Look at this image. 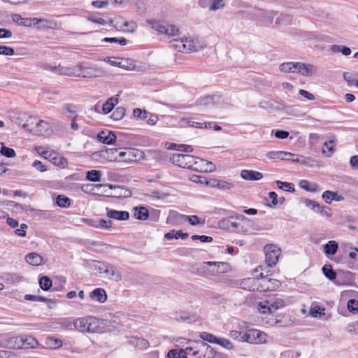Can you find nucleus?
I'll return each mask as SVG.
<instances>
[{"instance_id": "obj_17", "label": "nucleus", "mask_w": 358, "mask_h": 358, "mask_svg": "<svg viewBox=\"0 0 358 358\" xmlns=\"http://www.w3.org/2000/svg\"><path fill=\"white\" fill-rule=\"evenodd\" d=\"M21 349L34 348L38 344V341L32 336L21 335Z\"/></svg>"}, {"instance_id": "obj_33", "label": "nucleus", "mask_w": 358, "mask_h": 358, "mask_svg": "<svg viewBox=\"0 0 358 358\" xmlns=\"http://www.w3.org/2000/svg\"><path fill=\"white\" fill-rule=\"evenodd\" d=\"M134 152H138V150L127 149L126 151H121L118 154V157H115L114 160H117V159H122L124 162L132 160V157L136 156Z\"/></svg>"}, {"instance_id": "obj_10", "label": "nucleus", "mask_w": 358, "mask_h": 358, "mask_svg": "<svg viewBox=\"0 0 358 358\" xmlns=\"http://www.w3.org/2000/svg\"><path fill=\"white\" fill-rule=\"evenodd\" d=\"M116 138L115 134L112 131H102L97 134L98 141L107 145L113 144Z\"/></svg>"}, {"instance_id": "obj_4", "label": "nucleus", "mask_w": 358, "mask_h": 358, "mask_svg": "<svg viewBox=\"0 0 358 358\" xmlns=\"http://www.w3.org/2000/svg\"><path fill=\"white\" fill-rule=\"evenodd\" d=\"M278 14V11L266 10L260 8H254L252 10V18L254 20L263 22L266 24H271L274 17Z\"/></svg>"}, {"instance_id": "obj_20", "label": "nucleus", "mask_w": 358, "mask_h": 358, "mask_svg": "<svg viewBox=\"0 0 358 358\" xmlns=\"http://www.w3.org/2000/svg\"><path fill=\"white\" fill-rule=\"evenodd\" d=\"M103 273H106L110 278H114L116 281H120L122 280L121 273L117 271L116 268L114 266L107 263L103 264Z\"/></svg>"}, {"instance_id": "obj_48", "label": "nucleus", "mask_w": 358, "mask_h": 358, "mask_svg": "<svg viewBox=\"0 0 358 358\" xmlns=\"http://www.w3.org/2000/svg\"><path fill=\"white\" fill-rule=\"evenodd\" d=\"M199 337L201 339H202L204 341H207L210 343H214L216 344L217 341V337L214 336L213 334L207 332V331H203L200 334Z\"/></svg>"}, {"instance_id": "obj_39", "label": "nucleus", "mask_w": 358, "mask_h": 358, "mask_svg": "<svg viewBox=\"0 0 358 358\" xmlns=\"http://www.w3.org/2000/svg\"><path fill=\"white\" fill-rule=\"evenodd\" d=\"M322 272L324 276L330 280H334L336 279V273L333 270L330 264H325L322 268Z\"/></svg>"}, {"instance_id": "obj_8", "label": "nucleus", "mask_w": 358, "mask_h": 358, "mask_svg": "<svg viewBox=\"0 0 358 358\" xmlns=\"http://www.w3.org/2000/svg\"><path fill=\"white\" fill-rule=\"evenodd\" d=\"M296 73L303 76H312L317 72L316 66L311 64L296 62Z\"/></svg>"}, {"instance_id": "obj_29", "label": "nucleus", "mask_w": 358, "mask_h": 358, "mask_svg": "<svg viewBox=\"0 0 358 358\" xmlns=\"http://www.w3.org/2000/svg\"><path fill=\"white\" fill-rule=\"evenodd\" d=\"M12 20L14 23L24 27H29L31 26V20L29 17H22L19 14H13Z\"/></svg>"}, {"instance_id": "obj_45", "label": "nucleus", "mask_w": 358, "mask_h": 358, "mask_svg": "<svg viewBox=\"0 0 358 358\" xmlns=\"http://www.w3.org/2000/svg\"><path fill=\"white\" fill-rule=\"evenodd\" d=\"M38 283L40 287L44 291H48L52 285V280L49 277L45 275L42 276L39 279Z\"/></svg>"}, {"instance_id": "obj_14", "label": "nucleus", "mask_w": 358, "mask_h": 358, "mask_svg": "<svg viewBox=\"0 0 358 358\" xmlns=\"http://www.w3.org/2000/svg\"><path fill=\"white\" fill-rule=\"evenodd\" d=\"M87 328L89 333H101L103 327L101 326L100 320L94 317H88Z\"/></svg>"}, {"instance_id": "obj_35", "label": "nucleus", "mask_w": 358, "mask_h": 358, "mask_svg": "<svg viewBox=\"0 0 358 358\" xmlns=\"http://www.w3.org/2000/svg\"><path fill=\"white\" fill-rule=\"evenodd\" d=\"M198 163L201 166V169H199L200 171L211 172L215 169L214 164L201 158L198 159Z\"/></svg>"}, {"instance_id": "obj_27", "label": "nucleus", "mask_w": 358, "mask_h": 358, "mask_svg": "<svg viewBox=\"0 0 358 358\" xmlns=\"http://www.w3.org/2000/svg\"><path fill=\"white\" fill-rule=\"evenodd\" d=\"M45 343L48 348L53 350L59 349L63 345V341L61 339L53 336L47 337Z\"/></svg>"}, {"instance_id": "obj_11", "label": "nucleus", "mask_w": 358, "mask_h": 358, "mask_svg": "<svg viewBox=\"0 0 358 358\" xmlns=\"http://www.w3.org/2000/svg\"><path fill=\"white\" fill-rule=\"evenodd\" d=\"M261 332L257 329H250L246 332H243V341L249 343L261 342Z\"/></svg>"}, {"instance_id": "obj_55", "label": "nucleus", "mask_w": 358, "mask_h": 358, "mask_svg": "<svg viewBox=\"0 0 358 358\" xmlns=\"http://www.w3.org/2000/svg\"><path fill=\"white\" fill-rule=\"evenodd\" d=\"M336 196H337V192L329 191V190L323 192L322 196L324 201L327 203H329V204H330L332 202V201L334 199H336Z\"/></svg>"}, {"instance_id": "obj_28", "label": "nucleus", "mask_w": 358, "mask_h": 358, "mask_svg": "<svg viewBox=\"0 0 358 358\" xmlns=\"http://www.w3.org/2000/svg\"><path fill=\"white\" fill-rule=\"evenodd\" d=\"M134 210V217L137 220H145L149 216L150 213L147 208L141 206V207H135Z\"/></svg>"}, {"instance_id": "obj_49", "label": "nucleus", "mask_w": 358, "mask_h": 358, "mask_svg": "<svg viewBox=\"0 0 358 358\" xmlns=\"http://www.w3.org/2000/svg\"><path fill=\"white\" fill-rule=\"evenodd\" d=\"M331 50L334 52H341L343 55L348 56L351 54V49L347 46L339 45H333L331 48Z\"/></svg>"}, {"instance_id": "obj_1", "label": "nucleus", "mask_w": 358, "mask_h": 358, "mask_svg": "<svg viewBox=\"0 0 358 358\" xmlns=\"http://www.w3.org/2000/svg\"><path fill=\"white\" fill-rule=\"evenodd\" d=\"M199 157L187 154H173L170 161L176 166L183 169H187L199 171L201 166L198 163Z\"/></svg>"}, {"instance_id": "obj_18", "label": "nucleus", "mask_w": 358, "mask_h": 358, "mask_svg": "<svg viewBox=\"0 0 358 358\" xmlns=\"http://www.w3.org/2000/svg\"><path fill=\"white\" fill-rule=\"evenodd\" d=\"M266 155L271 159L289 160V157L294 156V154L285 151H270Z\"/></svg>"}, {"instance_id": "obj_5", "label": "nucleus", "mask_w": 358, "mask_h": 358, "mask_svg": "<svg viewBox=\"0 0 358 358\" xmlns=\"http://www.w3.org/2000/svg\"><path fill=\"white\" fill-rule=\"evenodd\" d=\"M176 41L182 44L183 50H185V52H196L206 47L204 42L198 38L191 39L186 38L176 40Z\"/></svg>"}, {"instance_id": "obj_37", "label": "nucleus", "mask_w": 358, "mask_h": 358, "mask_svg": "<svg viewBox=\"0 0 358 358\" xmlns=\"http://www.w3.org/2000/svg\"><path fill=\"white\" fill-rule=\"evenodd\" d=\"M299 187L308 192H316L318 189V186L315 183H310L306 180H302L299 182Z\"/></svg>"}, {"instance_id": "obj_9", "label": "nucleus", "mask_w": 358, "mask_h": 358, "mask_svg": "<svg viewBox=\"0 0 358 358\" xmlns=\"http://www.w3.org/2000/svg\"><path fill=\"white\" fill-rule=\"evenodd\" d=\"M106 215L109 219L125 221L129 218V212L124 210H117L106 208Z\"/></svg>"}, {"instance_id": "obj_36", "label": "nucleus", "mask_w": 358, "mask_h": 358, "mask_svg": "<svg viewBox=\"0 0 358 358\" xmlns=\"http://www.w3.org/2000/svg\"><path fill=\"white\" fill-rule=\"evenodd\" d=\"M147 22L151 25L152 29H155L158 32L165 34L166 24L164 22L154 20H149Z\"/></svg>"}, {"instance_id": "obj_24", "label": "nucleus", "mask_w": 358, "mask_h": 358, "mask_svg": "<svg viewBox=\"0 0 358 358\" xmlns=\"http://www.w3.org/2000/svg\"><path fill=\"white\" fill-rule=\"evenodd\" d=\"M43 69L45 70H49L52 72L56 73L59 75L69 76V74H71V73H70V68H66L61 66H56L46 64H44Z\"/></svg>"}, {"instance_id": "obj_58", "label": "nucleus", "mask_w": 358, "mask_h": 358, "mask_svg": "<svg viewBox=\"0 0 358 358\" xmlns=\"http://www.w3.org/2000/svg\"><path fill=\"white\" fill-rule=\"evenodd\" d=\"M348 309L352 314L358 313V301L351 299L348 302Z\"/></svg>"}, {"instance_id": "obj_59", "label": "nucleus", "mask_w": 358, "mask_h": 358, "mask_svg": "<svg viewBox=\"0 0 358 358\" xmlns=\"http://www.w3.org/2000/svg\"><path fill=\"white\" fill-rule=\"evenodd\" d=\"M334 152V141H329L325 142L322 149V152L327 157H329Z\"/></svg>"}, {"instance_id": "obj_51", "label": "nucleus", "mask_w": 358, "mask_h": 358, "mask_svg": "<svg viewBox=\"0 0 358 358\" xmlns=\"http://www.w3.org/2000/svg\"><path fill=\"white\" fill-rule=\"evenodd\" d=\"M259 311L262 314L271 313L270 301L265 300L258 303Z\"/></svg>"}, {"instance_id": "obj_23", "label": "nucleus", "mask_w": 358, "mask_h": 358, "mask_svg": "<svg viewBox=\"0 0 358 358\" xmlns=\"http://www.w3.org/2000/svg\"><path fill=\"white\" fill-rule=\"evenodd\" d=\"M20 336L8 338L3 340L4 347L10 349H21Z\"/></svg>"}, {"instance_id": "obj_21", "label": "nucleus", "mask_w": 358, "mask_h": 358, "mask_svg": "<svg viewBox=\"0 0 358 358\" xmlns=\"http://www.w3.org/2000/svg\"><path fill=\"white\" fill-rule=\"evenodd\" d=\"M90 297L99 303H104L107 300V294L102 288H96L90 293Z\"/></svg>"}, {"instance_id": "obj_62", "label": "nucleus", "mask_w": 358, "mask_h": 358, "mask_svg": "<svg viewBox=\"0 0 358 358\" xmlns=\"http://www.w3.org/2000/svg\"><path fill=\"white\" fill-rule=\"evenodd\" d=\"M225 6L224 0H213L209 7L210 10L215 11Z\"/></svg>"}, {"instance_id": "obj_47", "label": "nucleus", "mask_w": 358, "mask_h": 358, "mask_svg": "<svg viewBox=\"0 0 358 358\" xmlns=\"http://www.w3.org/2000/svg\"><path fill=\"white\" fill-rule=\"evenodd\" d=\"M277 186L279 189L287 191L289 192H294L295 189L294 184L288 182H282L280 180H276L275 181Z\"/></svg>"}, {"instance_id": "obj_16", "label": "nucleus", "mask_w": 358, "mask_h": 358, "mask_svg": "<svg viewBox=\"0 0 358 358\" xmlns=\"http://www.w3.org/2000/svg\"><path fill=\"white\" fill-rule=\"evenodd\" d=\"M129 345L137 348L140 350H145L149 348V342L141 337L131 336L128 341Z\"/></svg>"}, {"instance_id": "obj_63", "label": "nucleus", "mask_w": 358, "mask_h": 358, "mask_svg": "<svg viewBox=\"0 0 358 358\" xmlns=\"http://www.w3.org/2000/svg\"><path fill=\"white\" fill-rule=\"evenodd\" d=\"M306 206L313 210L315 212L319 213L322 206L315 201L306 199L305 201Z\"/></svg>"}, {"instance_id": "obj_2", "label": "nucleus", "mask_w": 358, "mask_h": 358, "mask_svg": "<svg viewBox=\"0 0 358 358\" xmlns=\"http://www.w3.org/2000/svg\"><path fill=\"white\" fill-rule=\"evenodd\" d=\"M35 122L36 117H30L27 122L22 124V127L37 136H48L51 134L52 130L48 122L42 120L36 122V124Z\"/></svg>"}, {"instance_id": "obj_31", "label": "nucleus", "mask_w": 358, "mask_h": 358, "mask_svg": "<svg viewBox=\"0 0 358 358\" xmlns=\"http://www.w3.org/2000/svg\"><path fill=\"white\" fill-rule=\"evenodd\" d=\"M118 103V98L110 97L103 104L102 110L104 114H108L112 111L115 106Z\"/></svg>"}, {"instance_id": "obj_41", "label": "nucleus", "mask_w": 358, "mask_h": 358, "mask_svg": "<svg viewBox=\"0 0 358 358\" xmlns=\"http://www.w3.org/2000/svg\"><path fill=\"white\" fill-rule=\"evenodd\" d=\"M206 266H217V269L216 271L213 270V271H216L217 273L224 272L227 269L228 264L225 262H203V268H205Z\"/></svg>"}, {"instance_id": "obj_38", "label": "nucleus", "mask_w": 358, "mask_h": 358, "mask_svg": "<svg viewBox=\"0 0 358 358\" xmlns=\"http://www.w3.org/2000/svg\"><path fill=\"white\" fill-rule=\"evenodd\" d=\"M86 178L91 182H99L101 179V172L99 170L88 171L86 173Z\"/></svg>"}, {"instance_id": "obj_53", "label": "nucleus", "mask_w": 358, "mask_h": 358, "mask_svg": "<svg viewBox=\"0 0 358 358\" xmlns=\"http://www.w3.org/2000/svg\"><path fill=\"white\" fill-rule=\"evenodd\" d=\"M276 103L273 100H264L259 102V106L263 109L273 110L277 108Z\"/></svg>"}, {"instance_id": "obj_15", "label": "nucleus", "mask_w": 358, "mask_h": 358, "mask_svg": "<svg viewBox=\"0 0 358 358\" xmlns=\"http://www.w3.org/2000/svg\"><path fill=\"white\" fill-rule=\"evenodd\" d=\"M207 185L221 190H229L234 187V184L232 182L217 179L210 180L207 182Z\"/></svg>"}, {"instance_id": "obj_42", "label": "nucleus", "mask_w": 358, "mask_h": 358, "mask_svg": "<svg viewBox=\"0 0 358 358\" xmlns=\"http://www.w3.org/2000/svg\"><path fill=\"white\" fill-rule=\"evenodd\" d=\"M120 68L124 70H132L135 67L134 62L129 58H120Z\"/></svg>"}, {"instance_id": "obj_46", "label": "nucleus", "mask_w": 358, "mask_h": 358, "mask_svg": "<svg viewBox=\"0 0 358 358\" xmlns=\"http://www.w3.org/2000/svg\"><path fill=\"white\" fill-rule=\"evenodd\" d=\"M56 203L58 206L62 208H68L71 205V200L65 195L60 194L56 198Z\"/></svg>"}, {"instance_id": "obj_52", "label": "nucleus", "mask_w": 358, "mask_h": 358, "mask_svg": "<svg viewBox=\"0 0 358 358\" xmlns=\"http://www.w3.org/2000/svg\"><path fill=\"white\" fill-rule=\"evenodd\" d=\"M324 308L320 306H315L310 308V314L312 317H321L322 315H324Z\"/></svg>"}, {"instance_id": "obj_50", "label": "nucleus", "mask_w": 358, "mask_h": 358, "mask_svg": "<svg viewBox=\"0 0 358 358\" xmlns=\"http://www.w3.org/2000/svg\"><path fill=\"white\" fill-rule=\"evenodd\" d=\"M39 25L43 29H55L57 27V22L54 20L41 18Z\"/></svg>"}, {"instance_id": "obj_64", "label": "nucleus", "mask_w": 358, "mask_h": 358, "mask_svg": "<svg viewBox=\"0 0 358 358\" xmlns=\"http://www.w3.org/2000/svg\"><path fill=\"white\" fill-rule=\"evenodd\" d=\"M179 32V29L174 25L166 24L165 34L169 36H176Z\"/></svg>"}, {"instance_id": "obj_6", "label": "nucleus", "mask_w": 358, "mask_h": 358, "mask_svg": "<svg viewBox=\"0 0 358 358\" xmlns=\"http://www.w3.org/2000/svg\"><path fill=\"white\" fill-rule=\"evenodd\" d=\"M265 261L269 267L274 266L280 255V249L273 245H267L264 248Z\"/></svg>"}, {"instance_id": "obj_3", "label": "nucleus", "mask_w": 358, "mask_h": 358, "mask_svg": "<svg viewBox=\"0 0 358 358\" xmlns=\"http://www.w3.org/2000/svg\"><path fill=\"white\" fill-rule=\"evenodd\" d=\"M70 73L71 74L69 76L85 78H99L105 75V71L101 68L84 66L81 64H77L74 69L70 68Z\"/></svg>"}, {"instance_id": "obj_32", "label": "nucleus", "mask_w": 358, "mask_h": 358, "mask_svg": "<svg viewBox=\"0 0 358 358\" xmlns=\"http://www.w3.org/2000/svg\"><path fill=\"white\" fill-rule=\"evenodd\" d=\"M174 214L177 216L185 217L192 226L203 225L205 224V221L203 220H202L197 215H183L176 212H175Z\"/></svg>"}, {"instance_id": "obj_60", "label": "nucleus", "mask_w": 358, "mask_h": 358, "mask_svg": "<svg viewBox=\"0 0 358 358\" xmlns=\"http://www.w3.org/2000/svg\"><path fill=\"white\" fill-rule=\"evenodd\" d=\"M99 228L110 230L113 228V222L110 220L99 219Z\"/></svg>"}, {"instance_id": "obj_30", "label": "nucleus", "mask_w": 358, "mask_h": 358, "mask_svg": "<svg viewBox=\"0 0 358 358\" xmlns=\"http://www.w3.org/2000/svg\"><path fill=\"white\" fill-rule=\"evenodd\" d=\"M343 78L349 86L355 85L358 87V73L345 72L343 73Z\"/></svg>"}, {"instance_id": "obj_22", "label": "nucleus", "mask_w": 358, "mask_h": 358, "mask_svg": "<svg viewBox=\"0 0 358 358\" xmlns=\"http://www.w3.org/2000/svg\"><path fill=\"white\" fill-rule=\"evenodd\" d=\"M26 262L32 266H38L43 264V258L36 252H31L26 255Z\"/></svg>"}, {"instance_id": "obj_54", "label": "nucleus", "mask_w": 358, "mask_h": 358, "mask_svg": "<svg viewBox=\"0 0 358 358\" xmlns=\"http://www.w3.org/2000/svg\"><path fill=\"white\" fill-rule=\"evenodd\" d=\"M125 115V108L124 107H117L113 112L111 117L114 120H121Z\"/></svg>"}, {"instance_id": "obj_34", "label": "nucleus", "mask_w": 358, "mask_h": 358, "mask_svg": "<svg viewBox=\"0 0 358 358\" xmlns=\"http://www.w3.org/2000/svg\"><path fill=\"white\" fill-rule=\"evenodd\" d=\"M338 248V244L335 241H329L324 245V252L328 255H334L336 253Z\"/></svg>"}, {"instance_id": "obj_7", "label": "nucleus", "mask_w": 358, "mask_h": 358, "mask_svg": "<svg viewBox=\"0 0 358 358\" xmlns=\"http://www.w3.org/2000/svg\"><path fill=\"white\" fill-rule=\"evenodd\" d=\"M241 285L244 289H248L252 292H264L265 287H261L260 280L258 278H248L243 279ZM265 282L263 284V287H265Z\"/></svg>"}, {"instance_id": "obj_44", "label": "nucleus", "mask_w": 358, "mask_h": 358, "mask_svg": "<svg viewBox=\"0 0 358 358\" xmlns=\"http://www.w3.org/2000/svg\"><path fill=\"white\" fill-rule=\"evenodd\" d=\"M3 278L10 283H16L20 282L22 279V277L18 273H3Z\"/></svg>"}, {"instance_id": "obj_19", "label": "nucleus", "mask_w": 358, "mask_h": 358, "mask_svg": "<svg viewBox=\"0 0 358 358\" xmlns=\"http://www.w3.org/2000/svg\"><path fill=\"white\" fill-rule=\"evenodd\" d=\"M265 282V290L264 292L270 291V290H274L275 289L279 287L280 282L279 280L273 279L271 278H268L267 276H265V278H262V280L260 281L261 287H263V284Z\"/></svg>"}, {"instance_id": "obj_25", "label": "nucleus", "mask_w": 358, "mask_h": 358, "mask_svg": "<svg viewBox=\"0 0 358 358\" xmlns=\"http://www.w3.org/2000/svg\"><path fill=\"white\" fill-rule=\"evenodd\" d=\"M295 157L292 158L291 160L294 162H297L303 165H306L310 167H313L315 165H317V162L313 159H310L309 157H306L301 155H294Z\"/></svg>"}, {"instance_id": "obj_40", "label": "nucleus", "mask_w": 358, "mask_h": 358, "mask_svg": "<svg viewBox=\"0 0 358 358\" xmlns=\"http://www.w3.org/2000/svg\"><path fill=\"white\" fill-rule=\"evenodd\" d=\"M293 17L290 14L281 13L275 20L276 24H292Z\"/></svg>"}, {"instance_id": "obj_61", "label": "nucleus", "mask_w": 358, "mask_h": 358, "mask_svg": "<svg viewBox=\"0 0 358 358\" xmlns=\"http://www.w3.org/2000/svg\"><path fill=\"white\" fill-rule=\"evenodd\" d=\"M216 344L220 345L227 350H231L234 348L233 343L229 339L224 338H218Z\"/></svg>"}, {"instance_id": "obj_13", "label": "nucleus", "mask_w": 358, "mask_h": 358, "mask_svg": "<svg viewBox=\"0 0 358 358\" xmlns=\"http://www.w3.org/2000/svg\"><path fill=\"white\" fill-rule=\"evenodd\" d=\"M241 177L245 180L257 181L263 178V174L257 171L243 169L241 172Z\"/></svg>"}, {"instance_id": "obj_26", "label": "nucleus", "mask_w": 358, "mask_h": 358, "mask_svg": "<svg viewBox=\"0 0 358 358\" xmlns=\"http://www.w3.org/2000/svg\"><path fill=\"white\" fill-rule=\"evenodd\" d=\"M88 317H80L76 319L73 322V326L75 329L80 332H87L88 331Z\"/></svg>"}, {"instance_id": "obj_57", "label": "nucleus", "mask_w": 358, "mask_h": 358, "mask_svg": "<svg viewBox=\"0 0 358 358\" xmlns=\"http://www.w3.org/2000/svg\"><path fill=\"white\" fill-rule=\"evenodd\" d=\"M103 41L106 42V43H118L121 45H125L127 43V40L123 37L120 38H115V37H111V38L106 37L103 39Z\"/></svg>"}, {"instance_id": "obj_56", "label": "nucleus", "mask_w": 358, "mask_h": 358, "mask_svg": "<svg viewBox=\"0 0 358 358\" xmlns=\"http://www.w3.org/2000/svg\"><path fill=\"white\" fill-rule=\"evenodd\" d=\"M1 155L8 158L14 157L15 156V152L13 148L2 145L0 150Z\"/></svg>"}, {"instance_id": "obj_43", "label": "nucleus", "mask_w": 358, "mask_h": 358, "mask_svg": "<svg viewBox=\"0 0 358 358\" xmlns=\"http://www.w3.org/2000/svg\"><path fill=\"white\" fill-rule=\"evenodd\" d=\"M296 62H285L280 65L279 69L282 72H296Z\"/></svg>"}, {"instance_id": "obj_12", "label": "nucleus", "mask_w": 358, "mask_h": 358, "mask_svg": "<svg viewBox=\"0 0 358 358\" xmlns=\"http://www.w3.org/2000/svg\"><path fill=\"white\" fill-rule=\"evenodd\" d=\"M238 225H239V224H238L236 222V218L233 216L223 218L218 223V226L220 229H227V230L236 229L238 228Z\"/></svg>"}]
</instances>
